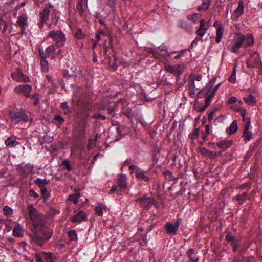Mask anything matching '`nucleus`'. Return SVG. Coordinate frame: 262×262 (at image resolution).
Returning a JSON list of instances; mask_svg holds the SVG:
<instances>
[{"label":"nucleus","instance_id":"1","mask_svg":"<svg viewBox=\"0 0 262 262\" xmlns=\"http://www.w3.org/2000/svg\"><path fill=\"white\" fill-rule=\"evenodd\" d=\"M254 37L251 34L244 35L239 32H235L232 41L228 45L227 49L230 52L235 54L239 53L241 48H246L254 44Z\"/></svg>","mask_w":262,"mask_h":262},{"label":"nucleus","instance_id":"2","mask_svg":"<svg viewBox=\"0 0 262 262\" xmlns=\"http://www.w3.org/2000/svg\"><path fill=\"white\" fill-rule=\"evenodd\" d=\"M51 37L55 42V44L58 45L59 46H62L66 41L65 35L60 30L51 31L46 36V38L48 39Z\"/></svg>","mask_w":262,"mask_h":262},{"label":"nucleus","instance_id":"3","mask_svg":"<svg viewBox=\"0 0 262 262\" xmlns=\"http://www.w3.org/2000/svg\"><path fill=\"white\" fill-rule=\"evenodd\" d=\"M29 212L30 217L35 226H41L43 224L42 216L39 214L32 204H29L27 206Z\"/></svg>","mask_w":262,"mask_h":262},{"label":"nucleus","instance_id":"4","mask_svg":"<svg viewBox=\"0 0 262 262\" xmlns=\"http://www.w3.org/2000/svg\"><path fill=\"white\" fill-rule=\"evenodd\" d=\"M10 118L13 121L18 122L24 121L27 122L31 120V117L28 116L23 111L21 112H10Z\"/></svg>","mask_w":262,"mask_h":262},{"label":"nucleus","instance_id":"5","mask_svg":"<svg viewBox=\"0 0 262 262\" xmlns=\"http://www.w3.org/2000/svg\"><path fill=\"white\" fill-rule=\"evenodd\" d=\"M32 90V86L28 84H21L14 88V92L17 94H23L26 97H30V93Z\"/></svg>","mask_w":262,"mask_h":262},{"label":"nucleus","instance_id":"6","mask_svg":"<svg viewBox=\"0 0 262 262\" xmlns=\"http://www.w3.org/2000/svg\"><path fill=\"white\" fill-rule=\"evenodd\" d=\"M164 68L167 72L174 74L177 76H179L183 72V67L180 64H177L174 66L168 64H165Z\"/></svg>","mask_w":262,"mask_h":262},{"label":"nucleus","instance_id":"7","mask_svg":"<svg viewBox=\"0 0 262 262\" xmlns=\"http://www.w3.org/2000/svg\"><path fill=\"white\" fill-rule=\"evenodd\" d=\"M58 47L59 46L55 43L48 47L45 53L46 56L51 57V59H54L56 56L60 55L61 52V50H58V51H56Z\"/></svg>","mask_w":262,"mask_h":262},{"label":"nucleus","instance_id":"8","mask_svg":"<svg viewBox=\"0 0 262 262\" xmlns=\"http://www.w3.org/2000/svg\"><path fill=\"white\" fill-rule=\"evenodd\" d=\"M247 64L248 67L250 68H261L262 69V62L259 55L256 53L255 56H252L247 61Z\"/></svg>","mask_w":262,"mask_h":262},{"label":"nucleus","instance_id":"9","mask_svg":"<svg viewBox=\"0 0 262 262\" xmlns=\"http://www.w3.org/2000/svg\"><path fill=\"white\" fill-rule=\"evenodd\" d=\"M179 225L180 223L179 221L176 222L174 224H172L170 222H167L164 226V228L168 234L171 235H174L177 234Z\"/></svg>","mask_w":262,"mask_h":262},{"label":"nucleus","instance_id":"10","mask_svg":"<svg viewBox=\"0 0 262 262\" xmlns=\"http://www.w3.org/2000/svg\"><path fill=\"white\" fill-rule=\"evenodd\" d=\"M75 214L72 217L71 221L73 223H80L86 220V215L85 212L82 210H79L77 213L74 211Z\"/></svg>","mask_w":262,"mask_h":262},{"label":"nucleus","instance_id":"11","mask_svg":"<svg viewBox=\"0 0 262 262\" xmlns=\"http://www.w3.org/2000/svg\"><path fill=\"white\" fill-rule=\"evenodd\" d=\"M244 11V3L242 1L238 2V6L237 8L234 11L232 16V19L234 21H237L239 16L243 13Z\"/></svg>","mask_w":262,"mask_h":262},{"label":"nucleus","instance_id":"12","mask_svg":"<svg viewBox=\"0 0 262 262\" xmlns=\"http://www.w3.org/2000/svg\"><path fill=\"white\" fill-rule=\"evenodd\" d=\"M39 54L41 58L40 64L42 69L43 71L47 72L48 71V63L46 60V54H45L42 48H39Z\"/></svg>","mask_w":262,"mask_h":262},{"label":"nucleus","instance_id":"13","mask_svg":"<svg viewBox=\"0 0 262 262\" xmlns=\"http://www.w3.org/2000/svg\"><path fill=\"white\" fill-rule=\"evenodd\" d=\"M127 177L125 174L118 175L117 183L118 187L121 189H125L127 187Z\"/></svg>","mask_w":262,"mask_h":262},{"label":"nucleus","instance_id":"14","mask_svg":"<svg viewBox=\"0 0 262 262\" xmlns=\"http://www.w3.org/2000/svg\"><path fill=\"white\" fill-rule=\"evenodd\" d=\"M135 175L139 181L148 182L150 180V178L146 174L145 171H136Z\"/></svg>","mask_w":262,"mask_h":262},{"label":"nucleus","instance_id":"15","mask_svg":"<svg viewBox=\"0 0 262 262\" xmlns=\"http://www.w3.org/2000/svg\"><path fill=\"white\" fill-rule=\"evenodd\" d=\"M81 68L77 66H73L71 67L69 71V76L70 77H77L80 76L81 74Z\"/></svg>","mask_w":262,"mask_h":262},{"label":"nucleus","instance_id":"16","mask_svg":"<svg viewBox=\"0 0 262 262\" xmlns=\"http://www.w3.org/2000/svg\"><path fill=\"white\" fill-rule=\"evenodd\" d=\"M107 207L103 203H98L95 208L96 214L99 216H102L103 211L106 212Z\"/></svg>","mask_w":262,"mask_h":262},{"label":"nucleus","instance_id":"17","mask_svg":"<svg viewBox=\"0 0 262 262\" xmlns=\"http://www.w3.org/2000/svg\"><path fill=\"white\" fill-rule=\"evenodd\" d=\"M50 13V11L49 9L46 8L44 9L40 13V17L41 19V21L42 23V25L40 27H42L43 24L46 22V21L48 19L49 14Z\"/></svg>","mask_w":262,"mask_h":262},{"label":"nucleus","instance_id":"18","mask_svg":"<svg viewBox=\"0 0 262 262\" xmlns=\"http://www.w3.org/2000/svg\"><path fill=\"white\" fill-rule=\"evenodd\" d=\"M213 84L212 82L209 83V85L207 86L205 89L200 91L198 94V96L199 97L201 98L203 96L207 95L208 96H210V95L211 93V90L212 89Z\"/></svg>","mask_w":262,"mask_h":262},{"label":"nucleus","instance_id":"19","mask_svg":"<svg viewBox=\"0 0 262 262\" xmlns=\"http://www.w3.org/2000/svg\"><path fill=\"white\" fill-rule=\"evenodd\" d=\"M199 151L203 156L209 158H213L216 156V153L210 150L208 148H199Z\"/></svg>","mask_w":262,"mask_h":262},{"label":"nucleus","instance_id":"20","mask_svg":"<svg viewBox=\"0 0 262 262\" xmlns=\"http://www.w3.org/2000/svg\"><path fill=\"white\" fill-rule=\"evenodd\" d=\"M179 26L181 28L185 29L187 32L191 33L192 32V26L185 20H180L179 22Z\"/></svg>","mask_w":262,"mask_h":262},{"label":"nucleus","instance_id":"21","mask_svg":"<svg viewBox=\"0 0 262 262\" xmlns=\"http://www.w3.org/2000/svg\"><path fill=\"white\" fill-rule=\"evenodd\" d=\"M138 201L144 208H148L150 205L151 204V200L149 198L146 196H143L140 198Z\"/></svg>","mask_w":262,"mask_h":262},{"label":"nucleus","instance_id":"22","mask_svg":"<svg viewBox=\"0 0 262 262\" xmlns=\"http://www.w3.org/2000/svg\"><path fill=\"white\" fill-rule=\"evenodd\" d=\"M41 253L44 255L45 260L47 262H51L57 259V256L51 252L42 251Z\"/></svg>","mask_w":262,"mask_h":262},{"label":"nucleus","instance_id":"23","mask_svg":"<svg viewBox=\"0 0 262 262\" xmlns=\"http://www.w3.org/2000/svg\"><path fill=\"white\" fill-rule=\"evenodd\" d=\"M5 144L7 146H16L19 145V142H17L15 137H10L5 141Z\"/></svg>","mask_w":262,"mask_h":262},{"label":"nucleus","instance_id":"24","mask_svg":"<svg viewBox=\"0 0 262 262\" xmlns=\"http://www.w3.org/2000/svg\"><path fill=\"white\" fill-rule=\"evenodd\" d=\"M22 74L23 72L21 71L19 69H17L15 72L12 73V77L13 79L17 82H20Z\"/></svg>","mask_w":262,"mask_h":262},{"label":"nucleus","instance_id":"25","mask_svg":"<svg viewBox=\"0 0 262 262\" xmlns=\"http://www.w3.org/2000/svg\"><path fill=\"white\" fill-rule=\"evenodd\" d=\"M23 227L20 224H17L13 230V235L17 237H21L22 233Z\"/></svg>","mask_w":262,"mask_h":262},{"label":"nucleus","instance_id":"26","mask_svg":"<svg viewBox=\"0 0 262 262\" xmlns=\"http://www.w3.org/2000/svg\"><path fill=\"white\" fill-rule=\"evenodd\" d=\"M224 28L222 26H219L216 30V37L215 41L217 43L221 42V39L223 35Z\"/></svg>","mask_w":262,"mask_h":262},{"label":"nucleus","instance_id":"27","mask_svg":"<svg viewBox=\"0 0 262 262\" xmlns=\"http://www.w3.org/2000/svg\"><path fill=\"white\" fill-rule=\"evenodd\" d=\"M232 140H224L217 142L216 145L220 147H230L232 145Z\"/></svg>","mask_w":262,"mask_h":262},{"label":"nucleus","instance_id":"28","mask_svg":"<svg viewBox=\"0 0 262 262\" xmlns=\"http://www.w3.org/2000/svg\"><path fill=\"white\" fill-rule=\"evenodd\" d=\"M245 102L249 105H253L255 104L256 100L252 95H249L244 98Z\"/></svg>","mask_w":262,"mask_h":262},{"label":"nucleus","instance_id":"29","mask_svg":"<svg viewBox=\"0 0 262 262\" xmlns=\"http://www.w3.org/2000/svg\"><path fill=\"white\" fill-rule=\"evenodd\" d=\"M188 85L189 89L193 90L194 88H196L194 82H195V78H194V75L191 74L189 75V78L188 79ZM197 89H199L197 88Z\"/></svg>","mask_w":262,"mask_h":262},{"label":"nucleus","instance_id":"30","mask_svg":"<svg viewBox=\"0 0 262 262\" xmlns=\"http://www.w3.org/2000/svg\"><path fill=\"white\" fill-rule=\"evenodd\" d=\"M80 196L78 192H75L73 194H70L69 196V200L73 202L74 204H77L78 202V199Z\"/></svg>","mask_w":262,"mask_h":262},{"label":"nucleus","instance_id":"31","mask_svg":"<svg viewBox=\"0 0 262 262\" xmlns=\"http://www.w3.org/2000/svg\"><path fill=\"white\" fill-rule=\"evenodd\" d=\"M237 123L236 120H234L231 123L229 127V134L231 135L235 133L237 130Z\"/></svg>","mask_w":262,"mask_h":262},{"label":"nucleus","instance_id":"32","mask_svg":"<svg viewBox=\"0 0 262 262\" xmlns=\"http://www.w3.org/2000/svg\"><path fill=\"white\" fill-rule=\"evenodd\" d=\"M210 2L209 0H205L202 5L198 6V9L199 11L207 10L210 5Z\"/></svg>","mask_w":262,"mask_h":262},{"label":"nucleus","instance_id":"33","mask_svg":"<svg viewBox=\"0 0 262 262\" xmlns=\"http://www.w3.org/2000/svg\"><path fill=\"white\" fill-rule=\"evenodd\" d=\"M74 36L75 38L79 39H83L85 37V34L83 33L81 29H79L74 33Z\"/></svg>","mask_w":262,"mask_h":262},{"label":"nucleus","instance_id":"34","mask_svg":"<svg viewBox=\"0 0 262 262\" xmlns=\"http://www.w3.org/2000/svg\"><path fill=\"white\" fill-rule=\"evenodd\" d=\"M34 241L37 245L39 246L43 245L47 242L44 237H40L37 235L35 236Z\"/></svg>","mask_w":262,"mask_h":262},{"label":"nucleus","instance_id":"35","mask_svg":"<svg viewBox=\"0 0 262 262\" xmlns=\"http://www.w3.org/2000/svg\"><path fill=\"white\" fill-rule=\"evenodd\" d=\"M52 234L53 231L52 230L46 229L43 231V237L47 241L52 237Z\"/></svg>","mask_w":262,"mask_h":262},{"label":"nucleus","instance_id":"36","mask_svg":"<svg viewBox=\"0 0 262 262\" xmlns=\"http://www.w3.org/2000/svg\"><path fill=\"white\" fill-rule=\"evenodd\" d=\"M27 18L25 17H19L18 18L17 23L23 29L26 25Z\"/></svg>","mask_w":262,"mask_h":262},{"label":"nucleus","instance_id":"37","mask_svg":"<svg viewBox=\"0 0 262 262\" xmlns=\"http://www.w3.org/2000/svg\"><path fill=\"white\" fill-rule=\"evenodd\" d=\"M68 235L71 240H76L77 239V235L75 230H70L68 232Z\"/></svg>","mask_w":262,"mask_h":262},{"label":"nucleus","instance_id":"38","mask_svg":"<svg viewBox=\"0 0 262 262\" xmlns=\"http://www.w3.org/2000/svg\"><path fill=\"white\" fill-rule=\"evenodd\" d=\"M97 137L96 136L91 138L88 144L89 147H95L97 146Z\"/></svg>","mask_w":262,"mask_h":262},{"label":"nucleus","instance_id":"39","mask_svg":"<svg viewBox=\"0 0 262 262\" xmlns=\"http://www.w3.org/2000/svg\"><path fill=\"white\" fill-rule=\"evenodd\" d=\"M35 183L37 184L40 188L42 187H45V185L48 183V182L45 179H37L35 180Z\"/></svg>","mask_w":262,"mask_h":262},{"label":"nucleus","instance_id":"40","mask_svg":"<svg viewBox=\"0 0 262 262\" xmlns=\"http://www.w3.org/2000/svg\"><path fill=\"white\" fill-rule=\"evenodd\" d=\"M3 211H4V214L7 216H10L13 213L12 209L10 207L7 206H5L3 208Z\"/></svg>","mask_w":262,"mask_h":262},{"label":"nucleus","instance_id":"41","mask_svg":"<svg viewBox=\"0 0 262 262\" xmlns=\"http://www.w3.org/2000/svg\"><path fill=\"white\" fill-rule=\"evenodd\" d=\"M243 135L247 140H250L252 137V134L249 130H244Z\"/></svg>","mask_w":262,"mask_h":262},{"label":"nucleus","instance_id":"42","mask_svg":"<svg viewBox=\"0 0 262 262\" xmlns=\"http://www.w3.org/2000/svg\"><path fill=\"white\" fill-rule=\"evenodd\" d=\"M62 166H63L68 171H71L72 169L70 163L68 160L66 159L64 160L62 162Z\"/></svg>","mask_w":262,"mask_h":262},{"label":"nucleus","instance_id":"43","mask_svg":"<svg viewBox=\"0 0 262 262\" xmlns=\"http://www.w3.org/2000/svg\"><path fill=\"white\" fill-rule=\"evenodd\" d=\"M187 18L193 22H196L199 18L198 14L194 13L187 16Z\"/></svg>","mask_w":262,"mask_h":262},{"label":"nucleus","instance_id":"44","mask_svg":"<svg viewBox=\"0 0 262 262\" xmlns=\"http://www.w3.org/2000/svg\"><path fill=\"white\" fill-rule=\"evenodd\" d=\"M61 106L62 108L64 110V113L65 114H68L70 112V110L67 102H64L62 103L61 104Z\"/></svg>","mask_w":262,"mask_h":262},{"label":"nucleus","instance_id":"45","mask_svg":"<svg viewBox=\"0 0 262 262\" xmlns=\"http://www.w3.org/2000/svg\"><path fill=\"white\" fill-rule=\"evenodd\" d=\"M226 239L231 243L235 241L234 237L231 235L230 232L228 233L226 235Z\"/></svg>","mask_w":262,"mask_h":262},{"label":"nucleus","instance_id":"46","mask_svg":"<svg viewBox=\"0 0 262 262\" xmlns=\"http://www.w3.org/2000/svg\"><path fill=\"white\" fill-rule=\"evenodd\" d=\"M40 189L45 198L47 199L49 197V193L48 192L47 190L45 187H42Z\"/></svg>","mask_w":262,"mask_h":262},{"label":"nucleus","instance_id":"47","mask_svg":"<svg viewBox=\"0 0 262 262\" xmlns=\"http://www.w3.org/2000/svg\"><path fill=\"white\" fill-rule=\"evenodd\" d=\"M76 9L80 13V14L81 15L83 12V10L82 5V3L81 2H79L77 3V6H76Z\"/></svg>","mask_w":262,"mask_h":262},{"label":"nucleus","instance_id":"48","mask_svg":"<svg viewBox=\"0 0 262 262\" xmlns=\"http://www.w3.org/2000/svg\"><path fill=\"white\" fill-rule=\"evenodd\" d=\"M237 200L239 202L240 204L244 203L246 199V194L244 193L242 195L236 196Z\"/></svg>","mask_w":262,"mask_h":262},{"label":"nucleus","instance_id":"49","mask_svg":"<svg viewBox=\"0 0 262 262\" xmlns=\"http://www.w3.org/2000/svg\"><path fill=\"white\" fill-rule=\"evenodd\" d=\"M199 133V129L196 128L191 134V138L192 140L198 137Z\"/></svg>","mask_w":262,"mask_h":262},{"label":"nucleus","instance_id":"50","mask_svg":"<svg viewBox=\"0 0 262 262\" xmlns=\"http://www.w3.org/2000/svg\"><path fill=\"white\" fill-rule=\"evenodd\" d=\"M205 20L204 19H202L200 21V26L197 29L200 30H207V29L205 27Z\"/></svg>","mask_w":262,"mask_h":262},{"label":"nucleus","instance_id":"51","mask_svg":"<svg viewBox=\"0 0 262 262\" xmlns=\"http://www.w3.org/2000/svg\"><path fill=\"white\" fill-rule=\"evenodd\" d=\"M206 30H207L197 29V30L196 31V33L198 35L202 37L205 35V34L206 32Z\"/></svg>","mask_w":262,"mask_h":262},{"label":"nucleus","instance_id":"52","mask_svg":"<svg viewBox=\"0 0 262 262\" xmlns=\"http://www.w3.org/2000/svg\"><path fill=\"white\" fill-rule=\"evenodd\" d=\"M231 245L233 247V250L234 251H235L239 247V245L236 240L231 243Z\"/></svg>","mask_w":262,"mask_h":262},{"label":"nucleus","instance_id":"53","mask_svg":"<svg viewBox=\"0 0 262 262\" xmlns=\"http://www.w3.org/2000/svg\"><path fill=\"white\" fill-rule=\"evenodd\" d=\"M20 82H28L30 81V78L26 75L22 74Z\"/></svg>","mask_w":262,"mask_h":262},{"label":"nucleus","instance_id":"54","mask_svg":"<svg viewBox=\"0 0 262 262\" xmlns=\"http://www.w3.org/2000/svg\"><path fill=\"white\" fill-rule=\"evenodd\" d=\"M29 194L30 196H33L35 198H37L39 196L38 193L33 190H30L29 192Z\"/></svg>","mask_w":262,"mask_h":262},{"label":"nucleus","instance_id":"55","mask_svg":"<svg viewBox=\"0 0 262 262\" xmlns=\"http://www.w3.org/2000/svg\"><path fill=\"white\" fill-rule=\"evenodd\" d=\"M187 254L189 259L190 258H192V257L194 255V250L190 248L188 250Z\"/></svg>","mask_w":262,"mask_h":262},{"label":"nucleus","instance_id":"56","mask_svg":"<svg viewBox=\"0 0 262 262\" xmlns=\"http://www.w3.org/2000/svg\"><path fill=\"white\" fill-rule=\"evenodd\" d=\"M30 97L32 99L34 100L35 103L37 104V102L38 101V94H34L32 95L31 96H30Z\"/></svg>","mask_w":262,"mask_h":262},{"label":"nucleus","instance_id":"57","mask_svg":"<svg viewBox=\"0 0 262 262\" xmlns=\"http://www.w3.org/2000/svg\"><path fill=\"white\" fill-rule=\"evenodd\" d=\"M237 101V99L235 97H230L228 100V104H233Z\"/></svg>","mask_w":262,"mask_h":262},{"label":"nucleus","instance_id":"58","mask_svg":"<svg viewBox=\"0 0 262 262\" xmlns=\"http://www.w3.org/2000/svg\"><path fill=\"white\" fill-rule=\"evenodd\" d=\"M118 189V187L117 185H114L112 186L111 189H110V193L112 194L114 192H115V191L116 192Z\"/></svg>","mask_w":262,"mask_h":262},{"label":"nucleus","instance_id":"59","mask_svg":"<svg viewBox=\"0 0 262 262\" xmlns=\"http://www.w3.org/2000/svg\"><path fill=\"white\" fill-rule=\"evenodd\" d=\"M54 119L55 120L59 122L60 123H62L63 122V118L60 115H55L54 116Z\"/></svg>","mask_w":262,"mask_h":262},{"label":"nucleus","instance_id":"60","mask_svg":"<svg viewBox=\"0 0 262 262\" xmlns=\"http://www.w3.org/2000/svg\"><path fill=\"white\" fill-rule=\"evenodd\" d=\"M36 262H43L42 258L39 254H36L35 255Z\"/></svg>","mask_w":262,"mask_h":262},{"label":"nucleus","instance_id":"61","mask_svg":"<svg viewBox=\"0 0 262 262\" xmlns=\"http://www.w3.org/2000/svg\"><path fill=\"white\" fill-rule=\"evenodd\" d=\"M212 97H211V94L210 95V96H208V97L205 100V103H206V107H208L210 103L211 99Z\"/></svg>","mask_w":262,"mask_h":262},{"label":"nucleus","instance_id":"62","mask_svg":"<svg viewBox=\"0 0 262 262\" xmlns=\"http://www.w3.org/2000/svg\"><path fill=\"white\" fill-rule=\"evenodd\" d=\"M185 51V50L180 51L179 52V54H178L177 56H174V58L180 59L183 56Z\"/></svg>","mask_w":262,"mask_h":262},{"label":"nucleus","instance_id":"63","mask_svg":"<svg viewBox=\"0 0 262 262\" xmlns=\"http://www.w3.org/2000/svg\"><path fill=\"white\" fill-rule=\"evenodd\" d=\"M220 83L218 84L217 85H216L214 88L213 89V91H211V97H213L214 96V95L215 94V92H216L219 86H220Z\"/></svg>","mask_w":262,"mask_h":262},{"label":"nucleus","instance_id":"64","mask_svg":"<svg viewBox=\"0 0 262 262\" xmlns=\"http://www.w3.org/2000/svg\"><path fill=\"white\" fill-rule=\"evenodd\" d=\"M199 260V258L198 257H195L194 255L192 257V258H190L189 259V262H198Z\"/></svg>","mask_w":262,"mask_h":262}]
</instances>
